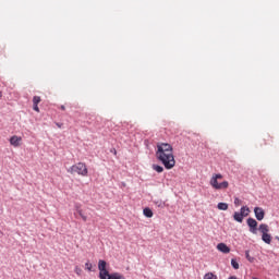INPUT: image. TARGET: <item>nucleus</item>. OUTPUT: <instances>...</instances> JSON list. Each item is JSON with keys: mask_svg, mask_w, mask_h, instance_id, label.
<instances>
[{"mask_svg": "<svg viewBox=\"0 0 279 279\" xmlns=\"http://www.w3.org/2000/svg\"><path fill=\"white\" fill-rule=\"evenodd\" d=\"M155 156L168 171L175 167V156H173V146L171 144L158 143Z\"/></svg>", "mask_w": 279, "mask_h": 279, "instance_id": "nucleus-1", "label": "nucleus"}, {"mask_svg": "<svg viewBox=\"0 0 279 279\" xmlns=\"http://www.w3.org/2000/svg\"><path fill=\"white\" fill-rule=\"evenodd\" d=\"M68 173H71L72 175L74 173H77V175H82L83 178H86L88 175V167H86V163L78 162L73 165L68 169Z\"/></svg>", "mask_w": 279, "mask_h": 279, "instance_id": "nucleus-2", "label": "nucleus"}, {"mask_svg": "<svg viewBox=\"0 0 279 279\" xmlns=\"http://www.w3.org/2000/svg\"><path fill=\"white\" fill-rule=\"evenodd\" d=\"M98 271H99V279L105 278V276H108L110 271L108 270V262L106 259H99L98 260Z\"/></svg>", "mask_w": 279, "mask_h": 279, "instance_id": "nucleus-3", "label": "nucleus"}, {"mask_svg": "<svg viewBox=\"0 0 279 279\" xmlns=\"http://www.w3.org/2000/svg\"><path fill=\"white\" fill-rule=\"evenodd\" d=\"M246 225L248 226V231L252 234H258V221L254 218H247L246 219Z\"/></svg>", "mask_w": 279, "mask_h": 279, "instance_id": "nucleus-4", "label": "nucleus"}, {"mask_svg": "<svg viewBox=\"0 0 279 279\" xmlns=\"http://www.w3.org/2000/svg\"><path fill=\"white\" fill-rule=\"evenodd\" d=\"M254 215L257 221H263L265 219V209L263 207H254Z\"/></svg>", "mask_w": 279, "mask_h": 279, "instance_id": "nucleus-5", "label": "nucleus"}, {"mask_svg": "<svg viewBox=\"0 0 279 279\" xmlns=\"http://www.w3.org/2000/svg\"><path fill=\"white\" fill-rule=\"evenodd\" d=\"M217 250H218V252H221L222 254H230V246H228L223 242L217 244Z\"/></svg>", "mask_w": 279, "mask_h": 279, "instance_id": "nucleus-6", "label": "nucleus"}, {"mask_svg": "<svg viewBox=\"0 0 279 279\" xmlns=\"http://www.w3.org/2000/svg\"><path fill=\"white\" fill-rule=\"evenodd\" d=\"M221 178H223V175H221V173L215 174L211 180H210V185L213 186V189H216L219 186V182L217 180H221Z\"/></svg>", "mask_w": 279, "mask_h": 279, "instance_id": "nucleus-7", "label": "nucleus"}, {"mask_svg": "<svg viewBox=\"0 0 279 279\" xmlns=\"http://www.w3.org/2000/svg\"><path fill=\"white\" fill-rule=\"evenodd\" d=\"M21 141H23L22 137H19L16 135H13L11 138H10V144L13 145V147H19L21 145Z\"/></svg>", "mask_w": 279, "mask_h": 279, "instance_id": "nucleus-8", "label": "nucleus"}, {"mask_svg": "<svg viewBox=\"0 0 279 279\" xmlns=\"http://www.w3.org/2000/svg\"><path fill=\"white\" fill-rule=\"evenodd\" d=\"M233 219L234 221H236L238 223H243V219H245V215L240 214L239 211H235L233 214Z\"/></svg>", "mask_w": 279, "mask_h": 279, "instance_id": "nucleus-9", "label": "nucleus"}, {"mask_svg": "<svg viewBox=\"0 0 279 279\" xmlns=\"http://www.w3.org/2000/svg\"><path fill=\"white\" fill-rule=\"evenodd\" d=\"M143 215H144V217H146L147 219H151V217H154V211L151 210V208L145 207V208L143 209Z\"/></svg>", "mask_w": 279, "mask_h": 279, "instance_id": "nucleus-10", "label": "nucleus"}, {"mask_svg": "<svg viewBox=\"0 0 279 279\" xmlns=\"http://www.w3.org/2000/svg\"><path fill=\"white\" fill-rule=\"evenodd\" d=\"M257 230H259V232H260L262 234H268V232H269V225H267V223H262V225H259V227H258Z\"/></svg>", "mask_w": 279, "mask_h": 279, "instance_id": "nucleus-11", "label": "nucleus"}, {"mask_svg": "<svg viewBox=\"0 0 279 279\" xmlns=\"http://www.w3.org/2000/svg\"><path fill=\"white\" fill-rule=\"evenodd\" d=\"M75 208H76L77 215H80V217L83 219V221H87L88 217H86V215H84V211H82L80 204H76Z\"/></svg>", "mask_w": 279, "mask_h": 279, "instance_id": "nucleus-12", "label": "nucleus"}, {"mask_svg": "<svg viewBox=\"0 0 279 279\" xmlns=\"http://www.w3.org/2000/svg\"><path fill=\"white\" fill-rule=\"evenodd\" d=\"M262 241L266 243V245H271V234L264 233L262 234Z\"/></svg>", "mask_w": 279, "mask_h": 279, "instance_id": "nucleus-13", "label": "nucleus"}, {"mask_svg": "<svg viewBox=\"0 0 279 279\" xmlns=\"http://www.w3.org/2000/svg\"><path fill=\"white\" fill-rule=\"evenodd\" d=\"M250 213H251V210H250V207H247V206H242L239 211V214L244 215V217H250Z\"/></svg>", "mask_w": 279, "mask_h": 279, "instance_id": "nucleus-14", "label": "nucleus"}, {"mask_svg": "<svg viewBox=\"0 0 279 279\" xmlns=\"http://www.w3.org/2000/svg\"><path fill=\"white\" fill-rule=\"evenodd\" d=\"M153 169H154V171H156L157 173H162V171H165V168H163L162 166L156 165V163L153 165Z\"/></svg>", "mask_w": 279, "mask_h": 279, "instance_id": "nucleus-15", "label": "nucleus"}, {"mask_svg": "<svg viewBox=\"0 0 279 279\" xmlns=\"http://www.w3.org/2000/svg\"><path fill=\"white\" fill-rule=\"evenodd\" d=\"M229 183L228 181H223L221 183H218V187H216V191H221V189H228Z\"/></svg>", "mask_w": 279, "mask_h": 279, "instance_id": "nucleus-16", "label": "nucleus"}, {"mask_svg": "<svg viewBox=\"0 0 279 279\" xmlns=\"http://www.w3.org/2000/svg\"><path fill=\"white\" fill-rule=\"evenodd\" d=\"M217 208L218 210H228V203H218Z\"/></svg>", "mask_w": 279, "mask_h": 279, "instance_id": "nucleus-17", "label": "nucleus"}, {"mask_svg": "<svg viewBox=\"0 0 279 279\" xmlns=\"http://www.w3.org/2000/svg\"><path fill=\"white\" fill-rule=\"evenodd\" d=\"M203 279H219V278L214 272H207L204 275Z\"/></svg>", "mask_w": 279, "mask_h": 279, "instance_id": "nucleus-18", "label": "nucleus"}, {"mask_svg": "<svg viewBox=\"0 0 279 279\" xmlns=\"http://www.w3.org/2000/svg\"><path fill=\"white\" fill-rule=\"evenodd\" d=\"M154 204H155L156 206H158V208H165V206H167V204L165 203V201H161V199H159V201H154Z\"/></svg>", "mask_w": 279, "mask_h": 279, "instance_id": "nucleus-19", "label": "nucleus"}, {"mask_svg": "<svg viewBox=\"0 0 279 279\" xmlns=\"http://www.w3.org/2000/svg\"><path fill=\"white\" fill-rule=\"evenodd\" d=\"M245 258L248 260V263H254V257L250 256V251H245Z\"/></svg>", "mask_w": 279, "mask_h": 279, "instance_id": "nucleus-20", "label": "nucleus"}, {"mask_svg": "<svg viewBox=\"0 0 279 279\" xmlns=\"http://www.w3.org/2000/svg\"><path fill=\"white\" fill-rule=\"evenodd\" d=\"M231 267L234 269H239V262H236V258L231 259Z\"/></svg>", "mask_w": 279, "mask_h": 279, "instance_id": "nucleus-21", "label": "nucleus"}, {"mask_svg": "<svg viewBox=\"0 0 279 279\" xmlns=\"http://www.w3.org/2000/svg\"><path fill=\"white\" fill-rule=\"evenodd\" d=\"M41 99L40 96H34L33 97V105L38 106V104H40Z\"/></svg>", "mask_w": 279, "mask_h": 279, "instance_id": "nucleus-22", "label": "nucleus"}, {"mask_svg": "<svg viewBox=\"0 0 279 279\" xmlns=\"http://www.w3.org/2000/svg\"><path fill=\"white\" fill-rule=\"evenodd\" d=\"M85 269L87 271H93V264H90V262L85 263Z\"/></svg>", "mask_w": 279, "mask_h": 279, "instance_id": "nucleus-23", "label": "nucleus"}, {"mask_svg": "<svg viewBox=\"0 0 279 279\" xmlns=\"http://www.w3.org/2000/svg\"><path fill=\"white\" fill-rule=\"evenodd\" d=\"M74 274H76V276H82V268H80V266H75Z\"/></svg>", "mask_w": 279, "mask_h": 279, "instance_id": "nucleus-24", "label": "nucleus"}, {"mask_svg": "<svg viewBox=\"0 0 279 279\" xmlns=\"http://www.w3.org/2000/svg\"><path fill=\"white\" fill-rule=\"evenodd\" d=\"M241 204H243V201H241L239 197L234 198V205L235 206H241Z\"/></svg>", "mask_w": 279, "mask_h": 279, "instance_id": "nucleus-25", "label": "nucleus"}, {"mask_svg": "<svg viewBox=\"0 0 279 279\" xmlns=\"http://www.w3.org/2000/svg\"><path fill=\"white\" fill-rule=\"evenodd\" d=\"M33 110H35V112H40L38 105H33Z\"/></svg>", "mask_w": 279, "mask_h": 279, "instance_id": "nucleus-26", "label": "nucleus"}, {"mask_svg": "<svg viewBox=\"0 0 279 279\" xmlns=\"http://www.w3.org/2000/svg\"><path fill=\"white\" fill-rule=\"evenodd\" d=\"M56 125L57 128H60V129L64 128V123L57 122Z\"/></svg>", "mask_w": 279, "mask_h": 279, "instance_id": "nucleus-27", "label": "nucleus"}, {"mask_svg": "<svg viewBox=\"0 0 279 279\" xmlns=\"http://www.w3.org/2000/svg\"><path fill=\"white\" fill-rule=\"evenodd\" d=\"M228 279H239L236 276H230Z\"/></svg>", "mask_w": 279, "mask_h": 279, "instance_id": "nucleus-28", "label": "nucleus"}, {"mask_svg": "<svg viewBox=\"0 0 279 279\" xmlns=\"http://www.w3.org/2000/svg\"><path fill=\"white\" fill-rule=\"evenodd\" d=\"M61 110H66V107H64V105H61Z\"/></svg>", "mask_w": 279, "mask_h": 279, "instance_id": "nucleus-29", "label": "nucleus"}, {"mask_svg": "<svg viewBox=\"0 0 279 279\" xmlns=\"http://www.w3.org/2000/svg\"><path fill=\"white\" fill-rule=\"evenodd\" d=\"M3 97V92H0V99Z\"/></svg>", "mask_w": 279, "mask_h": 279, "instance_id": "nucleus-30", "label": "nucleus"}, {"mask_svg": "<svg viewBox=\"0 0 279 279\" xmlns=\"http://www.w3.org/2000/svg\"><path fill=\"white\" fill-rule=\"evenodd\" d=\"M265 141H267V137L264 138V145H267V142H265Z\"/></svg>", "mask_w": 279, "mask_h": 279, "instance_id": "nucleus-31", "label": "nucleus"}, {"mask_svg": "<svg viewBox=\"0 0 279 279\" xmlns=\"http://www.w3.org/2000/svg\"><path fill=\"white\" fill-rule=\"evenodd\" d=\"M275 240L279 242V236H278V235H276V236H275Z\"/></svg>", "mask_w": 279, "mask_h": 279, "instance_id": "nucleus-32", "label": "nucleus"}, {"mask_svg": "<svg viewBox=\"0 0 279 279\" xmlns=\"http://www.w3.org/2000/svg\"><path fill=\"white\" fill-rule=\"evenodd\" d=\"M111 151H113V154H117V149H114V148H113V150H111Z\"/></svg>", "mask_w": 279, "mask_h": 279, "instance_id": "nucleus-33", "label": "nucleus"}, {"mask_svg": "<svg viewBox=\"0 0 279 279\" xmlns=\"http://www.w3.org/2000/svg\"><path fill=\"white\" fill-rule=\"evenodd\" d=\"M266 138H271L269 135H266Z\"/></svg>", "mask_w": 279, "mask_h": 279, "instance_id": "nucleus-34", "label": "nucleus"}, {"mask_svg": "<svg viewBox=\"0 0 279 279\" xmlns=\"http://www.w3.org/2000/svg\"><path fill=\"white\" fill-rule=\"evenodd\" d=\"M85 117H88V113H85Z\"/></svg>", "mask_w": 279, "mask_h": 279, "instance_id": "nucleus-35", "label": "nucleus"}, {"mask_svg": "<svg viewBox=\"0 0 279 279\" xmlns=\"http://www.w3.org/2000/svg\"><path fill=\"white\" fill-rule=\"evenodd\" d=\"M87 123H90V122L87 120Z\"/></svg>", "mask_w": 279, "mask_h": 279, "instance_id": "nucleus-36", "label": "nucleus"}]
</instances>
